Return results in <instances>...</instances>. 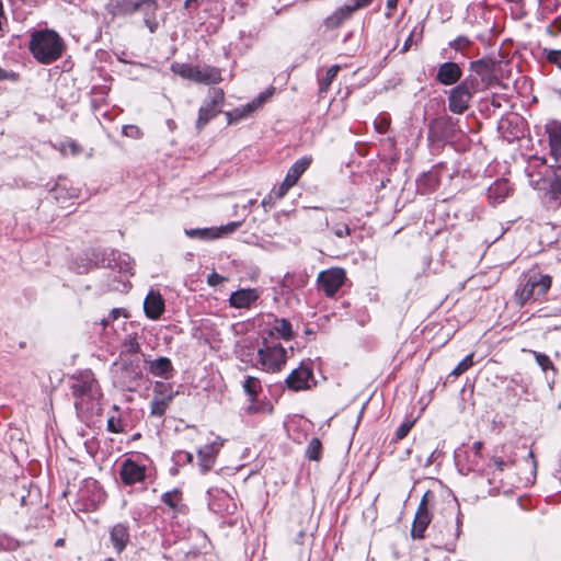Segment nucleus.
<instances>
[{"mask_svg":"<svg viewBox=\"0 0 561 561\" xmlns=\"http://www.w3.org/2000/svg\"><path fill=\"white\" fill-rule=\"evenodd\" d=\"M176 394H178V391L173 390V387L171 383H168L164 381H156L154 382L153 396L172 401Z\"/></svg>","mask_w":561,"mask_h":561,"instance_id":"nucleus-27","label":"nucleus"},{"mask_svg":"<svg viewBox=\"0 0 561 561\" xmlns=\"http://www.w3.org/2000/svg\"><path fill=\"white\" fill-rule=\"evenodd\" d=\"M533 354L535 356L537 364L541 367L543 371H547L548 369H554L552 362L547 355L538 352H533Z\"/></svg>","mask_w":561,"mask_h":561,"instance_id":"nucleus-38","label":"nucleus"},{"mask_svg":"<svg viewBox=\"0 0 561 561\" xmlns=\"http://www.w3.org/2000/svg\"><path fill=\"white\" fill-rule=\"evenodd\" d=\"M340 70V66L334 65L330 67L325 73V77L320 81V93H324L329 90L332 81L335 79L337 72Z\"/></svg>","mask_w":561,"mask_h":561,"instance_id":"nucleus-32","label":"nucleus"},{"mask_svg":"<svg viewBox=\"0 0 561 561\" xmlns=\"http://www.w3.org/2000/svg\"><path fill=\"white\" fill-rule=\"evenodd\" d=\"M18 78V75L14 72H8L7 70L0 68V80H15Z\"/></svg>","mask_w":561,"mask_h":561,"instance_id":"nucleus-50","label":"nucleus"},{"mask_svg":"<svg viewBox=\"0 0 561 561\" xmlns=\"http://www.w3.org/2000/svg\"><path fill=\"white\" fill-rule=\"evenodd\" d=\"M312 371L309 367L300 365L294 369L286 378V386L294 391L306 390L310 388Z\"/></svg>","mask_w":561,"mask_h":561,"instance_id":"nucleus-14","label":"nucleus"},{"mask_svg":"<svg viewBox=\"0 0 561 561\" xmlns=\"http://www.w3.org/2000/svg\"><path fill=\"white\" fill-rule=\"evenodd\" d=\"M91 267H92V263H91V261H89V262H87L83 265H78L77 273L85 274V273H88L90 271Z\"/></svg>","mask_w":561,"mask_h":561,"instance_id":"nucleus-53","label":"nucleus"},{"mask_svg":"<svg viewBox=\"0 0 561 561\" xmlns=\"http://www.w3.org/2000/svg\"><path fill=\"white\" fill-rule=\"evenodd\" d=\"M95 380L92 376L77 379L71 386V392L76 398L91 397Z\"/></svg>","mask_w":561,"mask_h":561,"instance_id":"nucleus-22","label":"nucleus"},{"mask_svg":"<svg viewBox=\"0 0 561 561\" xmlns=\"http://www.w3.org/2000/svg\"><path fill=\"white\" fill-rule=\"evenodd\" d=\"M51 197L56 201L77 197L76 190L67 188L62 183H56L49 191Z\"/></svg>","mask_w":561,"mask_h":561,"instance_id":"nucleus-28","label":"nucleus"},{"mask_svg":"<svg viewBox=\"0 0 561 561\" xmlns=\"http://www.w3.org/2000/svg\"><path fill=\"white\" fill-rule=\"evenodd\" d=\"M321 442L318 438H312L309 442L308 448H307V457L310 460H319L321 457Z\"/></svg>","mask_w":561,"mask_h":561,"instance_id":"nucleus-33","label":"nucleus"},{"mask_svg":"<svg viewBox=\"0 0 561 561\" xmlns=\"http://www.w3.org/2000/svg\"><path fill=\"white\" fill-rule=\"evenodd\" d=\"M549 60L561 66V51H551L548 56Z\"/></svg>","mask_w":561,"mask_h":561,"instance_id":"nucleus-51","label":"nucleus"},{"mask_svg":"<svg viewBox=\"0 0 561 561\" xmlns=\"http://www.w3.org/2000/svg\"><path fill=\"white\" fill-rule=\"evenodd\" d=\"M412 37H413V34H411V35L409 36V38L405 41V43H404V45H403V48H402V51H403V53H404V51H407V50L410 48L411 43H412Z\"/></svg>","mask_w":561,"mask_h":561,"instance_id":"nucleus-57","label":"nucleus"},{"mask_svg":"<svg viewBox=\"0 0 561 561\" xmlns=\"http://www.w3.org/2000/svg\"><path fill=\"white\" fill-rule=\"evenodd\" d=\"M254 113L249 104L225 113L228 125H233Z\"/></svg>","mask_w":561,"mask_h":561,"instance_id":"nucleus-26","label":"nucleus"},{"mask_svg":"<svg viewBox=\"0 0 561 561\" xmlns=\"http://www.w3.org/2000/svg\"><path fill=\"white\" fill-rule=\"evenodd\" d=\"M389 121L387 118H381L380 122L376 124V128L379 133L383 134L388 130Z\"/></svg>","mask_w":561,"mask_h":561,"instance_id":"nucleus-48","label":"nucleus"},{"mask_svg":"<svg viewBox=\"0 0 561 561\" xmlns=\"http://www.w3.org/2000/svg\"><path fill=\"white\" fill-rule=\"evenodd\" d=\"M161 502L169 506L174 512H181L182 492L175 488L172 491L164 492L161 495Z\"/></svg>","mask_w":561,"mask_h":561,"instance_id":"nucleus-25","label":"nucleus"},{"mask_svg":"<svg viewBox=\"0 0 561 561\" xmlns=\"http://www.w3.org/2000/svg\"><path fill=\"white\" fill-rule=\"evenodd\" d=\"M164 299L157 290H150L144 301V311L147 318L158 320L164 312Z\"/></svg>","mask_w":561,"mask_h":561,"instance_id":"nucleus-17","label":"nucleus"},{"mask_svg":"<svg viewBox=\"0 0 561 561\" xmlns=\"http://www.w3.org/2000/svg\"><path fill=\"white\" fill-rule=\"evenodd\" d=\"M119 477L125 485H134L145 480L146 467L127 458L121 465Z\"/></svg>","mask_w":561,"mask_h":561,"instance_id":"nucleus-11","label":"nucleus"},{"mask_svg":"<svg viewBox=\"0 0 561 561\" xmlns=\"http://www.w3.org/2000/svg\"><path fill=\"white\" fill-rule=\"evenodd\" d=\"M68 147H69L72 156H77L81 152L80 146L78 144H76L75 141H69Z\"/></svg>","mask_w":561,"mask_h":561,"instance_id":"nucleus-52","label":"nucleus"},{"mask_svg":"<svg viewBox=\"0 0 561 561\" xmlns=\"http://www.w3.org/2000/svg\"><path fill=\"white\" fill-rule=\"evenodd\" d=\"M345 277V271L341 267L322 271L318 275L319 287L327 296H333L344 284Z\"/></svg>","mask_w":561,"mask_h":561,"instance_id":"nucleus-9","label":"nucleus"},{"mask_svg":"<svg viewBox=\"0 0 561 561\" xmlns=\"http://www.w3.org/2000/svg\"><path fill=\"white\" fill-rule=\"evenodd\" d=\"M110 542L116 554H121L130 541V528L127 522L113 525L110 530Z\"/></svg>","mask_w":561,"mask_h":561,"instance_id":"nucleus-12","label":"nucleus"},{"mask_svg":"<svg viewBox=\"0 0 561 561\" xmlns=\"http://www.w3.org/2000/svg\"><path fill=\"white\" fill-rule=\"evenodd\" d=\"M469 45V41L465 37H459L457 38L453 46L456 48V49H462L465 47H467Z\"/></svg>","mask_w":561,"mask_h":561,"instance_id":"nucleus-49","label":"nucleus"},{"mask_svg":"<svg viewBox=\"0 0 561 561\" xmlns=\"http://www.w3.org/2000/svg\"><path fill=\"white\" fill-rule=\"evenodd\" d=\"M173 365L170 358L160 356L149 363V373L156 377L169 379L173 376Z\"/></svg>","mask_w":561,"mask_h":561,"instance_id":"nucleus-21","label":"nucleus"},{"mask_svg":"<svg viewBox=\"0 0 561 561\" xmlns=\"http://www.w3.org/2000/svg\"><path fill=\"white\" fill-rule=\"evenodd\" d=\"M241 225V221H231L227 225L220 226L219 228H215V232L218 234V238L226 237L233 233Z\"/></svg>","mask_w":561,"mask_h":561,"instance_id":"nucleus-35","label":"nucleus"},{"mask_svg":"<svg viewBox=\"0 0 561 561\" xmlns=\"http://www.w3.org/2000/svg\"><path fill=\"white\" fill-rule=\"evenodd\" d=\"M172 71L183 79L196 83L216 84L222 80L220 69L208 65L201 67L190 64H173Z\"/></svg>","mask_w":561,"mask_h":561,"instance_id":"nucleus-3","label":"nucleus"},{"mask_svg":"<svg viewBox=\"0 0 561 561\" xmlns=\"http://www.w3.org/2000/svg\"><path fill=\"white\" fill-rule=\"evenodd\" d=\"M398 1L399 0H387V8L389 10H393L397 8V4H398Z\"/></svg>","mask_w":561,"mask_h":561,"instance_id":"nucleus-58","label":"nucleus"},{"mask_svg":"<svg viewBox=\"0 0 561 561\" xmlns=\"http://www.w3.org/2000/svg\"><path fill=\"white\" fill-rule=\"evenodd\" d=\"M272 194H273L274 196H276V197H280V187H278V188L274 187V188L272 190Z\"/></svg>","mask_w":561,"mask_h":561,"instance_id":"nucleus-62","label":"nucleus"},{"mask_svg":"<svg viewBox=\"0 0 561 561\" xmlns=\"http://www.w3.org/2000/svg\"><path fill=\"white\" fill-rule=\"evenodd\" d=\"M374 0H351L344 7L340 8L335 15L339 20H344L351 16V14L359 9L368 7Z\"/></svg>","mask_w":561,"mask_h":561,"instance_id":"nucleus-23","label":"nucleus"},{"mask_svg":"<svg viewBox=\"0 0 561 561\" xmlns=\"http://www.w3.org/2000/svg\"><path fill=\"white\" fill-rule=\"evenodd\" d=\"M471 96L467 82L460 83L450 91L449 110L456 114L463 113L468 108Z\"/></svg>","mask_w":561,"mask_h":561,"instance_id":"nucleus-13","label":"nucleus"},{"mask_svg":"<svg viewBox=\"0 0 561 561\" xmlns=\"http://www.w3.org/2000/svg\"><path fill=\"white\" fill-rule=\"evenodd\" d=\"M28 49L39 64L49 65L61 57L65 43L56 31L45 28L31 34Z\"/></svg>","mask_w":561,"mask_h":561,"instance_id":"nucleus-1","label":"nucleus"},{"mask_svg":"<svg viewBox=\"0 0 561 561\" xmlns=\"http://www.w3.org/2000/svg\"><path fill=\"white\" fill-rule=\"evenodd\" d=\"M185 234L188 238H197L202 240H214L218 238V234L215 232V228L186 229Z\"/></svg>","mask_w":561,"mask_h":561,"instance_id":"nucleus-30","label":"nucleus"},{"mask_svg":"<svg viewBox=\"0 0 561 561\" xmlns=\"http://www.w3.org/2000/svg\"><path fill=\"white\" fill-rule=\"evenodd\" d=\"M271 198H272V197L270 196V198H268V199L264 198V199L262 201V203H261V204H262V206H263L265 209H266L267 207H271Z\"/></svg>","mask_w":561,"mask_h":561,"instance_id":"nucleus-60","label":"nucleus"},{"mask_svg":"<svg viewBox=\"0 0 561 561\" xmlns=\"http://www.w3.org/2000/svg\"><path fill=\"white\" fill-rule=\"evenodd\" d=\"M8 24L2 1H0V38L4 36V26Z\"/></svg>","mask_w":561,"mask_h":561,"instance_id":"nucleus-44","label":"nucleus"},{"mask_svg":"<svg viewBox=\"0 0 561 561\" xmlns=\"http://www.w3.org/2000/svg\"><path fill=\"white\" fill-rule=\"evenodd\" d=\"M310 164V159L301 158L296 161L293 167L288 170L285 180L283 181V195L285 191L294 186L301 174L307 170Z\"/></svg>","mask_w":561,"mask_h":561,"instance_id":"nucleus-20","label":"nucleus"},{"mask_svg":"<svg viewBox=\"0 0 561 561\" xmlns=\"http://www.w3.org/2000/svg\"><path fill=\"white\" fill-rule=\"evenodd\" d=\"M496 61L492 59H480L471 62V70L474 71L486 85L497 81Z\"/></svg>","mask_w":561,"mask_h":561,"instance_id":"nucleus-15","label":"nucleus"},{"mask_svg":"<svg viewBox=\"0 0 561 561\" xmlns=\"http://www.w3.org/2000/svg\"><path fill=\"white\" fill-rule=\"evenodd\" d=\"M175 465L192 463L194 456L190 451L178 450L172 457Z\"/></svg>","mask_w":561,"mask_h":561,"instance_id":"nucleus-36","label":"nucleus"},{"mask_svg":"<svg viewBox=\"0 0 561 561\" xmlns=\"http://www.w3.org/2000/svg\"><path fill=\"white\" fill-rule=\"evenodd\" d=\"M107 267L112 268V270H115V268H118L119 271H123L124 273H129L131 267L129 266L128 263H125V267H123L122 265H119L116 261H108L107 263Z\"/></svg>","mask_w":561,"mask_h":561,"instance_id":"nucleus-46","label":"nucleus"},{"mask_svg":"<svg viewBox=\"0 0 561 561\" xmlns=\"http://www.w3.org/2000/svg\"><path fill=\"white\" fill-rule=\"evenodd\" d=\"M493 462H494V466L499 469V470H503L504 467H505V462L500 459V458H493Z\"/></svg>","mask_w":561,"mask_h":561,"instance_id":"nucleus-56","label":"nucleus"},{"mask_svg":"<svg viewBox=\"0 0 561 561\" xmlns=\"http://www.w3.org/2000/svg\"><path fill=\"white\" fill-rule=\"evenodd\" d=\"M482 447H483V443H482V442H476V443L473 444V449H474V451H476L477 454H479V453L481 451Z\"/></svg>","mask_w":561,"mask_h":561,"instance_id":"nucleus-59","label":"nucleus"},{"mask_svg":"<svg viewBox=\"0 0 561 561\" xmlns=\"http://www.w3.org/2000/svg\"><path fill=\"white\" fill-rule=\"evenodd\" d=\"M242 387L251 402L245 409L249 414L259 412L271 413L273 411V407L268 403L255 404L257 394L261 391V382L257 378L248 376Z\"/></svg>","mask_w":561,"mask_h":561,"instance_id":"nucleus-10","label":"nucleus"},{"mask_svg":"<svg viewBox=\"0 0 561 561\" xmlns=\"http://www.w3.org/2000/svg\"><path fill=\"white\" fill-rule=\"evenodd\" d=\"M548 131L551 154L557 160L561 159V124L550 127Z\"/></svg>","mask_w":561,"mask_h":561,"instance_id":"nucleus-24","label":"nucleus"},{"mask_svg":"<svg viewBox=\"0 0 561 561\" xmlns=\"http://www.w3.org/2000/svg\"><path fill=\"white\" fill-rule=\"evenodd\" d=\"M111 322L110 318L102 320V325L106 327Z\"/></svg>","mask_w":561,"mask_h":561,"instance_id":"nucleus-64","label":"nucleus"},{"mask_svg":"<svg viewBox=\"0 0 561 561\" xmlns=\"http://www.w3.org/2000/svg\"><path fill=\"white\" fill-rule=\"evenodd\" d=\"M55 546L56 547H64L65 546V539L64 538L57 539L56 542H55Z\"/></svg>","mask_w":561,"mask_h":561,"instance_id":"nucleus-61","label":"nucleus"},{"mask_svg":"<svg viewBox=\"0 0 561 561\" xmlns=\"http://www.w3.org/2000/svg\"><path fill=\"white\" fill-rule=\"evenodd\" d=\"M462 71L456 62H445L439 66L437 80L445 85H451L461 78Z\"/></svg>","mask_w":561,"mask_h":561,"instance_id":"nucleus-19","label":"nucleus"},{"mask_svg":"<svg viewBox=\"0 0 561 561\" xmlns=\"http://www.w3.org/2000/svg\"><path fill=\"white\" fill-rule=\"evenodd\" d=\"M221 446L222 443L214 442L197 450L198 465L202 473H206L213 468Z\"/></svg>","mask_w":561,"mask_h":561,"instance_id":"nucleus-16","label":"nucleus"},{"mask_svg":"<svg viewBox=\"0 0 561 561\" xmlns=\"http://www.w3.org/2000/svg\"><path fill=\"white\" fill-rule=\"evenodd\" d=\"M259 299L256 289L242 288L233 291L229 297L230 306L242 309L250 308Z\"/></svg>","mask_w":561,"mask_h":561,"instance_id":"nucleus-18","label":"nucleus"},{"mask_svg":"<svg viewBox=\"0 0 561 561\" xmlns=\"http://www.w3.org/2000/svg\"><path fill=\"white\" fill-rule=\"evenodd\" d=\"M225 102V93L220 88H213L209 90L207 98L204 101V104L201 106L198 111V117L196 121V128L202 130L213 118H215L219 113H221V108Z\"/></svg>","mask_w":561,"mask_h":561,"instance_id":"nucleus-6","label":"nucleus"},{"mask_svg":"<svg viewBox=\"0 0 561 561\" xmlns=\"http://www.w3.org/2000/svg\"><path fill=\"white\" fill-rule=\"evenodd\" d=\"M275 93V88H268L265 91L261 92L256 98L252 100V102L248 103L252 111L255 112L260 107H262Z\"/></svg>","mask_w":561,"mask_h":561,"instance_id":"nucleus-31","label":"nucleus"},{"mask_svg":"<svg viewBox=\"0 0 561 561\" xmlns=\"http://www.w3.org/2000/svg\"><path fill=\"white\" fill-rule=\"evenodd\" d=\"M171 402L172 401L153 396L150 402V414L156 417H162Z\"/></svg>","mask_w":561,"mask_h":561,"instance_id":"nucleus-29","label":"nucleus"},{"mask_svg":"<svg viewBox=\"0 0 561 561\" xmlns=\"http://www.w3.org/2000/svg\"><path fill=\"white\" fill-rule=\"evenodd\" d=\"M432 500L433 493L426 491L420 502L413 520L411 535L414 539H422L424 537V531L432 520V514L428 510V504Z\"/></svg>","mask_w":561,"mask_h":561,"instance_id":"nucleus-8","label":"nucleus"},{"mask_svg":"<svg viewBox=\"0 0 561 561\" xmlns=\"http://www.w3.org/2000/svg\"><path fill=\"white\" fill-rule=\"evenodd\" d=\"M184 8L187 10H190V9L196 10L198 8V0H185Z\"/></svg>","mask_w":561,"mask_h":561,"instance_id":"nucleus-54","label":"nucleus"},{"mask_svg":"<svg viewBox=\"0 0 561 561\" xmlns=\"http://www.w3.org/2000/svg\"><path fill=\"white\" fill-rule=\"evenodd\" d=\"M159 9L158 0H117L114 4V13L118 15L128 16L139 12L150 33H156L159 28Z\"/></svg>","mask_w":561,"mask_h":561,"instance_id":"nucleus-2","label":"nucleus"},{"mask_svg":"<svg viewBox=\"0 0 561 561\" xmlns=\"http://www.w3.org/2000/svg\"><path fill=\"white\" fill-rule=\"evenodd\" d=\"M270 337H274L273 331L263 336L264 347L259 350V357L264 370L275 373L280 370V342L278 339L270 341Z\"/></svg>","mask_w":561,"mask_h":561,"instance_id":"nucleus-7","label":"nucleus"},{"mask_svg":"<svg viewBox=\"0 0 561 561\" xmlns=\"http://www.w3.org/2000/svg\"><path fill=\"white\" fill-rule=\"evenodd\" d=\"M225 280V277L217 274L216 272L208 275L207 283L210 286H217Z\"/></svg>","mask_w":561,"mask_h":561,"instance_id":"nucleus-45","label":"nucleus"},{"mask_svg":"<svg viewBox=\"0 0 561 561\" xmlns=\"http://www.w3.org/2000/svg\"><path fill=\"white\" fill-rule=\"evenodd\" d=\"M333 232H334V234H335L337 238H344V237L350 236L351 230H350V228H348V226H347V225H345V224H340V225H337V226H335V227H334Z\"/></svg>","mask_w":561,"mask_h":561,"instance_id":"nucleus-42","label":"nucleus"},{"mask_svg":"<svg viewBox=\"0 0 561 561\" xmlns=\"http://www.w3.org/2000/svg\"><path fill=\"white\" fill-rule=\"evenodd\" d=\"M473 365V354H469L466 356L450 373L451 376L455 378L462 375L465 371H467L471 366Z\"/></svg>","mask_w":561,"mask_h":561,"instance_id":"nucleus-34","label":"nucleus"},{"mask_svg":"<svg viewBox=\"0 0 561 561\" xmlns=\"http://www.w3.org/2000/svg\"><path fill=\"white\" fill-rule=\"evenodd\" d=\"M535 186V188L541 190L545 188V185H542L539 181L538 182H531Z\"/></svg>","mask_w":561,"mask_h":561,"instance_id":"nucleus-63","label":"nucleus"},{"mask_svg":"<svg viewBox=\"0 0 561 561\" xmlns=\"http://www.w3.org/2000/svg\"><path fill=\"white\" fill-rule=\"evenodd\" d=\"M552 279L549 275L533 274L526 283L516 291V301L519 306H524L531 298L545 295L551 287Z\"/></svg>","mask_w":561,"mask_h":561,"instance_id":"nucleus-5","label":"nucleus"},{"mask_svg":"<svg viewBox=\"0 0 561 561\" xmlns=\"http://www.w3.org/2000/svg\"><path fill=\"white\" fill-rule=\"evenodd\" d=\"M1 550L12 551L20 547V542L7 535L0 536Z\"/></svg>","mask_w":561,"mask_h":561,"instance_id":"nucleus-39","label":"nucleus"},{"mask_svg":"<svg viewBox=\"0 0 561 561\" xmlns=\"http://www.w3.org/2000/svg\"><path fill=\"white\" fill-rule=\"evenodd\" d=\"M122 133L124 136L133 138V139H139L142 137L141 129L136 125H125L123 126Z\"/></svg>","mask_w":561,"mask_h":561,"instance_id":"nucleus-40","label":"nucleus"},{"mask_svg":"<svg viewBox=\"0 0 561 561\" xmlns=\"http://www.w3.org/2000/svg\"><path fill=\"white\" fill-rule=\"evenodd\" d=\"M293 335L290 323L283 319V340H288Z\"/></svg>","mask_w":561,"mask_h":561,"instance_id":"nucleus-47","label":"nucleus"},{"mask_svg":"<svg viewBox=\"0 0 561 561\" xmlns=\"http://www.w3.org/2000/svg\"><path fill=\"white\" fill-rule=\"evenodd\" d=\"M114 385L124 391H135L141 383L142 370L138 360L114 363Z\"/></svg>","mask_w":561,"mask_h":561,"instance_id":"nucleus-4","label":"nucleus"},{"mask_svg":"<svg viewBox=\"0 0 561 561\" xmlns=\"http://www.w3.org/2000/svg\"><path fill=\"white\" fill-rule=\"evenodd\" d=\"M122 314V309L114 308L111 310L108 318L111 321L118 319V317Z\"/></svg>","mask_w":561,"mask_h":561,"instance_id":"nucleus-55","label":"nucleus"},{"mask_svg":"<svg viewBox=\"0 0 561 561\" xmlns=\"http://www.w3.org/2000/svg\"><path fill=\"white\" fill-rule=\"evenodd\" d=\"M106 428L108 432L114 433V434H118L124 431V428L121 424V419H116L115 416L108 417L107 423H106Z\"/></svg>","mask_w":561,"mask_h":561,"instance_id":"nucleus-41","label":"nucleus"},{"mask_svg":"<svg viewBox=\"0 0 561 561\" xmlns=\"http://www.w3.org/2000/svg\"><path fill=\"white\" fill-rule=\"evenodd\" d=\"M123 347L125 353L128 354H137L140 351V344L138 343L137 339L135 336H128L124 343Z\"/></svg>","mask_w":561,"mask_h":561,"instance_id":"nucleus-37","label":"nucleus"},{"mask_svg":"<svg viewBox=\"0 0 561 561\" xmlns=\"http://www.w3.org/2000/svg\"><path fill=\"white\" fill-rule=\"evenodd\" d=\"M412 426H413V423H412V422H405V423H403V424L398 428V431H397V434H396L397 438H398V439H402V438H404V437L408 435V433L410 432V430L412 428Z\"/></svg>","mask_w":561,"mask_h":561,"instance_id":"nucleus-43","label":"nucleus"}]
</instances>
